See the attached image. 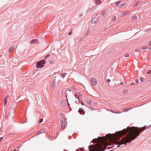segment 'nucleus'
<instances>
[{"mask_svg": "<svg viewBox=\"0 0 151 151\" xmlns=\"http://www.w3.org/2000/svg\"><path fill=\"white\" fill-rule=\"evenodd\" d=\"M139 1H137L136 3H135L134 5L133 6V7H136L137 6L138 4V3H139Z\"/></svg>", "mask_w": 151, "mask_h": 151, "instance_id": "obj_21", "label": "nucleus"}, {"mask_svg": "<svg viewBox=\"0 0 151 151\" xmlns=\"http://www.w3.org/2000/svg\"><path fill=\"white\" fill-rule=\"evenodd\" d=\"M128 92V91L127 90H124L123 91V93H124L126 94Z\"/></svg>", "mask_w": 151, "mask_h": 151, "instance_id": "obj_29", "label": "nucleus"}, {"mask_svg": "<svg viewBox=\"0 0 151 151\" xmlns=\"http://www.w3.org/2000/svg\"><path fill=\"white\" fill-rule=\"evenodd\" d=\"M71 93V91L70 90H67L65 91V97H67L68 95H69ZM66 99L68 102L67 98H66Z\"/></svg>", "mask_w": 151, "mask_h": 151, "instance_id": "obj_6", "label": "nucleus"}, {"mask_svg": "<svg viewBox=\"0 0 151 151\" xmlns=\"http://www.w3.org/2000/svg\"><path fill=\"white\" fill-rule=\"evenodd\" d=\"M146 128L145 127L140 128L133 127L131 128L128 127L126 129L120 131L119 136L122 139L116 137L113 140V143L116 145L124 144L126 145L127 143H130L132 140L136 139L141 132Z\"/></svg>", "mask_w": 151, "mask_h": 151, "instance_id": "obj_1", "label": "nucleus"}, {"mask_svg": "<svg viewBox=\"0 0 151 151\" xmlns=\"http://www.w3.org/2000/svg\"><path fill=\"white\" fill-rule=\"evenodd\" d=\"M1 55H0V57H1Z\"/></svg>", "mask_w": 151, "mask_h": 151, "instance_id": "obj_55", "label": "nucleus"}, {"mask_svg": "<svg viewBox=\"0 0 151 151\" xmlns=\"http://www.w3.org/2000/svg\"><path fill=\"white\" fill-rule=\"evenodd\" d=\"M140 79L141 81L143 82L144 78H140Z\"/></svg>", "mask_w": 151, "mask_h": 151, "instance_id": "obj_33", "label": "nucleus"}, {"mask_svg": "<svg viewBox=\"0 0 151 151\" xmlns=\"http://www.w3.org/2000/svg\"><path fill=\"white\" fill-rule=\"evenodd\" d=\"M116 16H114L113 18V21H114L116 20Z\"/></svg>", "mask_w": 151, "mask_h": 151, "instance_id": "obj_27", "label": "nucleus"}, {"mask_svg": "<svg viewBox=\"0 0 151 151\" xmlns=\"http://www.w3.org/2000/svg\"><path fill=\"white\" fill-rule=\"evenodd\" d=\"M61 128L64 129L65 127V122L64 119H61Z\"/></svg>", "mask_w": 151, "mask_h": 151, "instance_id": "obj_7", "label": "nucleus"}, {"mask_svg": "<svg viewBox=\"0 0 151 151\" xmlns=\"http://www.w3.org/2000/svg\"><path fill=\"white\" fill-rule=\"evenodd\" d=\"M127 13H128V12H125V13H124V15H126Z\"/></svg>", "mask_w": 151, "mask_h": 151, "instance_id": "obj_45", "label": "nucleus"}, {"mask_svg": "<svg viewBox=\"0 0 151 151\" xmlns=\"http://www.w3.org/2000/svg\"><path fill=\"white\" fill-rule=\"evenodd\" d=\"M91 82L92 84L94 86H96L97 82L96 79L94 78H92L91 79Z\"/></svg>", "mask_w": 151, "mask_h": 151, "instance_id": "obj_5", "label": "nucleus"}, {"mask_svg": "<svg viewBox=\"0 0 151 151\" xmlns=\"http://www.w3.org/2000/svg\"><path fill=\"white\" fill-rule=\"evenodd\" d=\"M75 97L76 98L78 99V100L79 99V96H78L77 94H76L75 95Z\"/></svg>", "mask_w": 151, "mask_h": 151, "instance_id": "obj_32", "label": "nucleus"}, {"mask_svg": "<svg viewBox=\"0 0 151 151\" xmlns=\"http://www.w3.org/2000/svg\"><path fill=\"white\" fill-rule=\"evenodd\" d=\"M91 142H92L93 143H94V142H93L92 141H91V142H90V143H91Z\"/></svg>", "mask_w": 151, "mask_h": 151, "instance_id": "obj_48", "label": "nucleus"}, {"mask_svg": "<svg viewBox=\"0 0 151 151\" xmlns=\"http://www.w3.org/2000/svg\"><path fill=\"white\" fill-rule=\"evenodd\" d=\"M134 84H135V83H132L131 84V85L132 86H134Z\"/></svg>", "mask_w": 151, "mask_h": 151, "instance_id": "obj_40", "label": "nucleus"}, {"mask_svg": "<svg viewBox=\"0 0 151 151\" xmlns=\"http://www.w3.org/2000/svg\"><path fill=\"white\" fill-rule=\"evenodd\" d=\"M129 109H128L127 108H124V111L127 112L128 111Z\"/></svg>", "mask_w": 151, "mask_h": 151, "instance_id": "obj_28", "label": "nucleus"}, {"mask_svg": "<svg viewBox=\"0 0 151 151\" xmlns=\"http://www.w3.org/2000/svg\"><path fill=\"white\" fill-rule=\"evenodd\" d=\"M149 45L150 46H151V41L150 42H149Z\"/></svg>", "mask_w": 151, "mask_h": 151, "instance_id": "obj_43", "label": "nucleus"}, {"mask_svg": "<svg viewBox=\"0 0 151 151\" xmlns=\"http://www.w3.org/2000/svg\"><path fill=\"white\" fill-rule=\"evenodd\" d=\"M45 63L46 61L44 59L37 61L36 63L37 68H40L43 67L44 66V64H45Z\"/></svg>", "mask_w": 151, "mask_h": 151, "instance_id": "obj_3", "label": "nucleus"}, {"mask_svg": "<svg viewBox=\"0 0 151 151\" xmlns=\"http://www.w3.org/2000/svg\"><path fill=\"white\" fill-rule=\"evenodd\" d=\"M148 48V47L147 46H143L142 48H141V49L142 50H145L146 49H147Z\"/></svg>", "mask_w": 151, "mask_h": 151, "instance_id": "obj_23", "label": "nucleus"}, {"mask_svg": "<svg viewBox=\"0 0 151 151\" xmlns=\"http://www.w3.org/2000/svg\"><path fill=\"white\" fill-rule=\"evenodd\" d=\"M135 51L136 52H139V49H136L135 50Z\"/></svg>", "mask_w": 151, "mask_h": 151, "instance_id": "obj_42", "label": "nucleus"}, {"mask_svg": "<svg viewBox=\"0 0 151 151\" xmlns=\"http://www.w3.org/2000/svg\"><path fill=\"white\" fill-rule=\"evenodd\" d=\"M3 137H1L0 138V142H1V141L3 139Z\"/></svg>", "mask_w": 151, "mask_h": 151, "instance_id": "obj_41", "label": "nucleus"}, {"mask_svg": "<svg viewBox=\"0 0 151 151\" xmlns=\"http://www.w3.org/2000/svg\"><path fill=\"white\" fill-rule=\"evenodd\" d=\"M129 56V54H125L124 55V57H127Z\"/></svg>", "mask_w": 151, "mask_h": 151, "instance_id": "obj_34", "label": "nucleus"}, {"mask_svg": "<svg viewBox=\"0 0 151 151\" xmlns=\"http://www.w3.org/2000/svg\"><path fill=\"white\" fill-rule=\"evenodd\" d=\"M82 149H83V148H81V150H82Z\"/></svg>", "mask_w": 151, "mask_h": 151, "instance_id": "obj_53", "label": "nucleus"}, {"mask_svg": "<svg viewBox=\"0 0 151 151\" xmlns=\"http://www.w3.org/2000/svg\"><path fill=\"white\" fill-rule=\"evenodd\" d=\"M121 2L120 1H117L116 2V3L115 4L116 6L117 7H118V6L119 7V4Z\"/></svg>", "mask_w": 151, "mask_h": 151, "instance_id": "obj_12", "label": "nucleus"}, {"mask_svg": "<svg viewBox=\"0 0 151 151\" xmlns=\"http://www.w3.org/2000/svg\"><path fill=\"white\" fill-rule=\"evenodd\" d=\"M43 119H40L39 120V123H41L43 121Z\"/></svg>", "mask_w": 151, "mask_h": 151, "instance_id": "obj_30", "label": "nucleus"}, {"mask_svg": "<svg viewBox=\"0 0 151 151\" xmlns=\"http://www.w3.org/2000/svg\"><path fill=\"white\" fill-rule=\"evenodd\" d=\"M78 112L80 113V114L83 115L85 114V112L83 109H80L78 111Z\"/></svg>", "mask_w": 151, "mask_h": 151, "instance_id": "obj_10", "label": "nucleus"}, {"mask_svg": "<svg viewBox=\"0 0 151 151\" xmlns=\"http://www.w3.org/2000/svg\"><path fill=\"white\" fill-rule=\"evenodd\" d=\"M72 29L68 33L69 35H71L72 34Z\"/></svg>", "mask_w": 151, "mask_h": 151, "instance_id": "obj_31", "label": "nucleus"}, {"mask_svg": "<svg viewBox=\"0 0 151 151\" xmlns=\"http://www.w3.org/2000/svg\"><path fill=\"white\" fill-rule=\"evenodd\" d=\"M106 10H105L103 11H102L101 12V14L102 16H103L104 15L105 13L106 12Z\"/></svg>", "mask_w": 151, "mask_h": 151, "instance_id": "obj_19", "label": "nucleus"}, {"mask_svg": "<svg viewBox=\"0 0 151 151\" xmlns=\"http://www.w3.org/2000/svg\"><path fill=\"white\" fill-rule=\"evenodd\" d=\"M96 19V18L95 17L91 21V22L92 23H96L97 22V20Z\"/></svg>", "mask_w": 151, "mask_h": 151, "instance_id": "obj_13", "label": "nucleus"}, {"mask_svg": "<svg viewBox=\"0 0 151 151\" xmlns=\"http://www.w3.org/2000/svg\"><path fill=\"white\" fill-rule=\"evenodd\" d=\"M68 106H69L70 104L68 103Z\"/></svg>", "mask_w": 151, "mask_h": 151, "instance_id": "obj_50", "label": "nucleus"}, {"mask_svg": "<svg viewBox=\"0 0 151 151\" xmlns=\"http://www.w3.org/2000/svg\"><path fill=\"white\" fill-rule=\"evenodd\" d=\"M109 111L111 112H112V113H115V114H119V113H121V112H114V111H113L112 110V109H110Z\"/></svg>", "mask_w": 151, "mask_h": 151, "instance_id": "obj_22", "label": "nucleus"}, {"mask_svg": "<svg viewBox=\"0 0 151 151\" xmlns=\"http://www.w3.org/2000/svg\"><path fill=\"white\" fill-rule=\"evenodd\" d=\"M55 77L54 78H53L52 83V89H54L55 87L56 84H55Z\"/></svg>", "mask_w": 151, "mask_h": 151, "instance_id": "obj_4", "label": "nucleus"}, {"mask_svg": "<svg viewBox=\"0 0 151 151\" xmlns=\"http://www.w3.org/2000/svg\"><path fill=\"white\" fill-rule=\"evenodd\" d=\"M70 138H71V137H68V138L69 139H70Z\"/></svg>", "mask_w": 151, "mask_h": 151, "instance_id": "obj_52", "label": "nucleus"}, {"mask_svg": "<svg viewBox=\"0 0 151 151\" xmlns=\"http://www.w3.org/2000/svg\"><path fill=\"white\" fill-rule=\"evenodd\" d=\"M89 31L88 30V29L87 31L86 32V33L85 34V36H87L88 35V34L89 33Z\"/></svg>", "mask_w": 151, "mask_h": 151, "instance_id": "obj_25", "label": "nucleus"}, {"mask_svg": "<svg viewBox=\"0 0 151 151\" xmlns=\"http://www.w3.org/2000/svg\"><path fill=\"white\" fill-rule=\"evenodd\" d=\"M106 147L105 145L102 143L93 146L91 145L88 147L89 151H103L106 149Z\"/></svg>", "mask_w": 151, "mask_h": 151, "instance_id": "obj_2", "label": "nucleus"}, {"mask_svg": "<svg viewBox=\"0 0 151 151\" xmlns=\"http://www.w3.org/2000/svg\"><path fill=\"white\" fill-rule=\"evenodd\" d=\"M102 1L100 0H96L95 1V3L96 5H99L101 4Z\"/></svg>", "mask_w": 151, "mask_h": 151, "instance_id": "obj_11", "label": "nucleus"}, {"mask_svg": "<svg viewBox=\"0 0 151 151\" xmlns=\"http://www.w3.org/2000/svg\"><path fill=\"white\" fill-rule=\"evenodd\" d=\"M46 131L44 130H41L38 131L36 134V135H38L40 134L41 133H46Z\"/></svg>", "mask_w": 151, "mask_h": 151, "instance_id": "obj_9", "label": "nucleus"}, {"mask_svg": "<svg viewBox=\"0 0 151 151\" xmlns=\"http://www.w3.org/2000/svg\"><path fill=\"white\" fill-rule=\"evenodd\" d=\"M151 73V70H149L148 71V72L147 73L148 74H150Z\"/></svg>", "mask_w": 151, "mask_h": 151, "instance_id": "obj_38", "label": "nucleus"}, {"mask_svg": "<svg viewBox=\"0 0 151 151\" xmlns=\"http://www.w3.org/2000/svg\"><path fill=\"white\" fill-rule=\"evenodd\" d=\"M81 103L82 104V105H84V103H83L82 101H81Z\"/></svg>", "mask_w": 151, "mask_h": 151, "instance_id": "obj_47", "label": "nucleus"}, {"mask_svg": "<svg viewBox=\"0 0 151 151\" xmlns=\"http://www.w3.org/2000/svg\"><path fill=\"white\" fill-rule=\"evenodd\" d=\"M39 42V41L37 40L34 39L30 41V43L31 44H38Z\"/></svg>", "mask_w": 151, "mask_h": 151, "instance_id": "obj_8", "label": "nucleus"}, {"mask_svg": "<svg viewBox=\"0 0 151 151\" xmlns=\"http://www.w3.org/2000/svg\"><path fill=\"white\" fill-rule=\"evenodd\" d=\"M82 16V14H80V15H79V18H81Z\"/></svg>", "mask_w": 151, "mask_h": 151, "instance_id": "obj_35", "label": "nucleus"}, {"mask_svg": "<svg viewBox=\"0 0 151 151\" xmlns=\"http://www.w3.org/2000/svg\"><path fill=\"white\" fill-rule=\"evenodd\" d=\"M148 50H150L151 49V48L150 47H148V48H147Z\"/></svg>", "mask_w": 151, "mask_h": 151, "instance_id": "obj_46", "label": "nucleus"}, {"mask_svg": "<svg viewBox=\"0 0 151 151\" xmlns=\"http://www.w3.org/2000/svg\"><path fill=\"white\" fill-rule=\"evenodd\" d=\"M97 140V138H95V139H93V141L94 142H96L95 141L96 140Z\"/></svg>", "mask_w": 151, "mask_h": 151, "instance_id": "obj_37", "label": "nucleus"}, {"mask_svg": "<svg viewBox=\"0 0 151 151\" xmlns=\"http://www.w3.org/2000/svg\"><path fill=\"white\" fill-rule=\"evenodd\" d=\"M120 84L121 85H122L124 84V83L123 82H121Z\"/></svg>", "mask_w": 151, "mask_h": 151, "instance_id": "obj_44", "label": "nucleus"}, {"mask_svg": "<svg viewBox=\"0 0 151 151\" xmlns=\"http://www.w3.org/2000/svg\"><path fill=\"white\" fill-rule=\"evenodd\" d=\"M78 93V94H79V95H80V94H80V93Z\"/></svg>", "mask_w": 151, "mask_h": 151, "instance_id": "obj_49", "label": "nucleus"}, {"mask_svg": "<svg viewBox=\"0 0 151 151\" xmlns=\"http://www.w3.org/2000/svg\"><path fill=\"white\" fill-rule=\"evenodd\" d=\"M110 81H111V80L109 79H108L107 80V82L108 83L110 82Z\"/></svg>", "mask_w": 151, "mask_h": 151, "instance_id": "obj_39", "label": "nucleus"}, {"mask_svg": "<svg viewBox=\"0 0 151 151\" xmlns=\"http://www.w3.org/2000/svg\"><path fill=\"white\" fill-rule=\"evenodd\" d=\"M9 113H8L7 114H5V118H6V119L7 120H8L9 119Z\"/></svg>", "mask_w": 151, "mask_h": 151, "instance_id": "obj_16", "label": "nucleus"}, {"mask_svg": "<svg viewBox=\"0 0 151 151\" xmlns=\"http://www.w3.org/2000/svg\"><path fill=\"white\" fill-rule=\"evenodd\" d=\"M13 151H16L15 150H14Z\"/></svg>", "mask_w": 151, "mask_h": 151, "instance_id": "obj_51", "label": "nucleus"}, {"mask_svg": "<svg viewBox=\"0 0 151 151\" xmlns=\"http://www.w3.org/2000/svg\"><path fill=\"white\" fill-rule=\"evenodd\" d=\"M66 73H61L60 74V75L63 78H64L65 76V74Z\"/></svg>", "mask_w": 151, "mask_h": 151, "instance_id": "obj_15", "label": "nucleus"}, {"mask_svg": "<svg viewBox=\"0 0 151 151\" xmlns=\"http://www.w3.org/2000/svg\"><path fill=\"white\" fill-rule=\"evenodd\" d=\"M138 81H139L138 79H136L135 80V82L137 84H138Z\"/></svg>", "mask_w": 151, "mask_h": 151, "instance_id": "obj_36", "label": "nucleus"}, {"mask_svg": "<svg viewBox=\"0 0 151 151\" xmlns=\"http://www.w3.org/2000/svg\"><path fill=\"white\" fill-rule=\"evenodd\" d=\"M7 97H6L4 99V105H6V103L7 102Z\"/></svg>", "mask_w": 151, "mask_h": 151, "instance_id": "obj_18", "label": "nucleus"}, {"mask_svg": "<svg viewBox=\"0 0 151 151\" xmlns=\"http://www.w3.org/2000/svg\"><path fill=\"white\" fill-rule=\"evenodd\" d=\"M14 49V46H11L9 50V52H10Z\"/></svg>", "mask_w": 151, "mask_h": 151, "instance_id": "obj_17", "label": "nucleus"}, {"mask_svg": "<svg viewBox=\"0 0 151 151\" xmlns=\"http://www.w3.org/2000/svg\"><path fill=\"white\" fill-rule=\"evenodd\" d=\"M126 3H123L122 4L119 6V7H120V8L121 7H123L124 6H125L126 5Z\"/></svg>", "mask_w": 151, "mask_h": 151, "instance_id": "obj_20", "label": "nucleus"}, {"mask_svg": "<svg viewBox=\"0 0 151 151\" xmlns=\"http://www.w3.org/2000/svg\"><path fill=\"white\" fill-rule=\"evenodd\" d=\"M119 147V145H118V146H117V147Z\"/></svg>", "mask_w": 151, "mask_h": 151, "instance_id": "obj_54", "label": "nucleus"}, {"mask_svg": "<svg viewBox=\"0 0 151 151\" xmlns=\"http://www.w3.org/2000/svg\"><path fill=\"white\" fill-rule=\"evenodd\" d=\"M132 19H137L136 14H134L132 17Z\"/></svg>", "mask_w": 151, "mask_h": 151, "instance_id": "obj_14", "label": "nucleus"}, {"mask_svg": "<svg viewBox=\"0 0 151 151\" xmlns=\"http://www.w3.org/2000/svg\"><path fill=\"white\" fill-rule=\"evenodd\" d=\"M54 62V61L53 60H50L49 62V63L50 64H52Z\"/></svg>", "mask_w": 151, "mask_h": 151, "instance_id": "obj_26", "label": "nucleus"}, {"mask_svg": "<svg viewBox=\"0 0 151 151\" xmlns=\"http://www.w3.org/2000/svg\"><path fill=\"white\" fill-rule=\"evenodd\" d=\"M50 56V54H48V55H47L46 56H45L44 57V59H47V58H48Z\"/></svg>", "mask_w": 151, "mask_h": 151, "instance_id": "obj_24", "label": "nucleus"}]
</instances>
